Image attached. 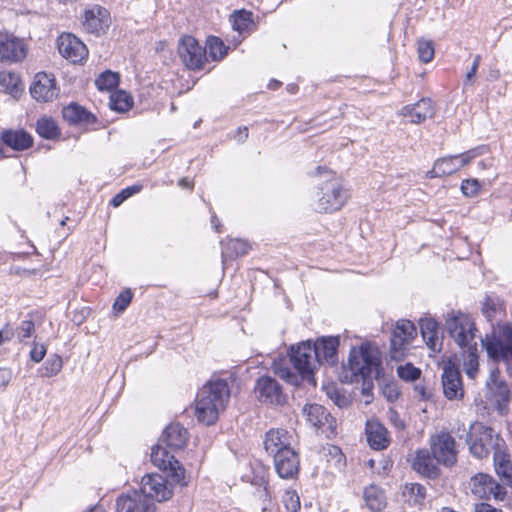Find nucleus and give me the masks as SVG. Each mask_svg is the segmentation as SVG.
<instances>
[{
  "label": "nucleus",
  "mask_w": 512,
  "mask_h": 512,
  "mask_svg": "<svg viewBox=\"0 0 512 512\" xmlns=\"http://www.w3.org/2000/svg\"><path fill=\"white\" fill-rule=\"evenodd\" d=\"M230 398V389L225 380L210 381L198 392L195 405L197 419L206 424L213 425L218 419Z\"/></svg>",
  "instance_id": "obj_1"
},
{
  "label": "nucleus",
  "mask_w": 512,
  "mask_h": 512,
  "mask_svg": "<svg viewBox=\"0 0 512 512\" xmlns=\"http://www.w3.org/2000/svg\"><path fill=\"white\" fill-rule=\"evenodd\" d=\"M211 224H212V227L217 231L219 232V220L217 218L216 215H212L211 216Z\"/></svg>",
  "instance_id": "obj_64"
},
{
  "label": "nucleus",
  "mask_w": 512,
  "mask_h": 512,
  "mask_svg": "<svg viewBox=\"0 0 512 512\" xmlns=\"http://www.w3.org/2000/svg\"><path fill=\"white\" fill-rule=\"evenodd\" d=\"M466 443L470 453L479 459L487 457L496 450H501L503 440L491 427L480 422L471 424L466 434Z\"/></svg>",
  "instance_id": "obj_4"
},
{
  "label": "nucleus",
  "mask_w": 512,
  "mask_h": 512,
  "mask_svg": "<svg viewBox=\"0 0 512 512\" xmlns=\"http://www.w3.org/2000/svg\"><path fill=\"white\" fill-rule=\"evenodd\" d=\"M31 96L40 102H49L59 94V88L53 74L39 72L35 75L30 86Z\"/></svg>",
  "instance_id": "obj_19"
},
{
  "label": "nucleus",
  "mask_w": 512,
  "mask_h": 512,
  "mask_svg": "<svg viewBox=\"0 0 512 512\" xmlns=\"http://www.w3.org/2000/svg\"><path fill=\"white\" fill-rule=\"evenodd\" d=\"M117 512H156L155 503L140 491L122 494L116 500Z\"/></svg>",
  "instance_id": "obj_20"
},
{
  "label": "nucleus",
  "mask_w": 512,
  "mask_h": 512,
  "mask_svg": "<svg viewBox=\"0 0 512 512\" xmlns=\"http://www.w3.org/2000/svg\"><path fill=\"white\" fill-rule=\"evenodd\" d=\"M363 499L366 507L372 512H380L386 507L384 491L374 484H371L364 489Z\"/></svg>",
  "instance_id": "obj_35"
},
{
  "label": "nucleus",
  "mask_w": 512,
  "mask_h": 512,
  "mask_svg": "<svg viewBox=\"0 0 512 512\" xmlns=\"http://www.w3.org/2000/svg\"><path fill=\"white\" fill-rule=\"evenodd\" d=\"M461 191L466 197H475L480 190V183L477 179H466L461 183Z\"/></svg>",
  "instance_id": "obj_52"
},
{
  "label": "nucleus",
  "mask_w": 512,
  "mask_h": 512,
  "mask_svg": "<svg viewBox=\"0 0 512 512\" xmlns=\"http://www.w3.org/2000/svg\"><path fill=\"white\" fill-rule=\"evenodd\" d=\"M141 188L140 185H133L123 189L111 199L110 204L114 207L120 206L126 199L140 192Z\"/></svg>",
  "instance_id": "obj_50"
},
{
  "label": "nucleus",
  "mask_w": 512,
  "mask_h": 512,
  "mask_svg": "<svg viewBox=\"0 0 512 512\" xmlns=\"http://www.w3.org/2000/svg\"><path fill=\"white\" fill-rule=\"evenodd\" d=\"M63 366L62 358L58 355L50 357L45 365L41 368L40 374L42 377L50 378L57 375Z\"/></svg>",
  "instance_id": "obj_46"
},
{
  "label": "nucleus",
  "mask_w": 512,
  "mask_h": 512,
  "mask_svg": "<svg viewBox=\"0 0 512 512\" xmlns=\"http://www.w3.org/2000/svg\"><path fill=\"white\" fill-rule=\"evenodd\" d=\"M151 461L160 470L168 471L174 482L186 486L185 469L170 452L161 445H155L151 449Z\"/></svg>",
  "instance_id": "obj_10"
},
{
  "label": "nucleus",
  "mask_w": 512,
  "mask_h": 512,
  "mask_svg": "<svg viewBox=\"0 0 512 512\" xmlns=\"http://www.w3.org/2000/svg\"><path fill=\"white\" fill-rule=\"evenodd\" d=\"M276 472L283 479H293L299 473L300 460L293 449H284L274 457Z\"/></svg>",
  "instance_id": "obj_24"
},
{
  "label": "nucleus",
  "mask_w": 512,
  "mask_h": 512,
  "mask_svg": "<svg viewBox=\"0 0 512 512\" xmlns=\"http://www.w3.org/2000/svg\"><path fill=\"white\" fill-rule=\"evenodd\" d=\"M255 393L259 401L271 405H283L287 400L281 385L269 376H263L257 380Z\"/></svg>",
  "instance_id": "obj_16"
},
{
  "label": "nucleus",
  "mask_w": 512,
  "mask_h": 512,
  "mask_svg": "<svg viewBox=\"0 0 512 512\" xmlns=\"http://www.w3.org/2000/svg\"><path fill=\"white\" fill-rule=\"evenodd\" d=\"M366 438L370 447L374 450L386 449L390 444V436L386 427L378 420L372 419L366 422Z\"/></svg>",
  "instance_id": "obj_26"
},
{
  "label": "nucleus",
  "mask_w": 512,
  "mask_h": 512,
  "mask_svg": "<svg viewBox=\"0 0 512 512\" xmlns=\"http://www.w3.org/2000/svg\"><path fill=\"white\" fill-rule=\"evenodd\" d=\"M327 397L339 408L347 407L350 404L349 397L344 391L340 390L335 384H327L323 387Z\"/></svg>",
  "instance_id": "obj_43"
},
{
  "label": "nucleus",
  "mask_w": 512,
  "mask_h": 512,
  "mask_svg": "<svg viewBox=\"0 0 512 512\" xmlns=\"http://www.w3.org/2000/svg\"><path fill=\"white\" fill-rule=\"evenodd\" d=\"M178 54L188 69L198 70L202 68L207 52L194 37L185 36L179 42Z\"/></svg>",
  "instance_id": "obj_12"
},
{
  "label": "nucleus",
  "mask_w": 512,
  "mask_h": 512,
  "mask_svg": "<svg viewBox=\"0 0 512 512\" xmlns=\"http://www.w3.org/2000/svg\"><path fill=\"white\" fill-rule=\"evenodd\" d=\"M420 332L423 340L433 352H439L442 346V339L439 337L438 323L431 318L420 320Z\"/></svg>",
  "instance_id": "obj_31"
},
{
  "label": "nucleus",
  "mask_w": 512,
  "mask_h": 512,
  "mask_svg": "<svg viewBox=\"0 0 512 512\" xmlns=\"http://www.w3.org/2000/svg\"><path fill=\"white\" fill-rule=\"evenodd\" d=\"M14 337V330L6 325L2 330H0V346L10 341Z\"/></svg>",
  "instance_id": "obj_59"
},
{
  "label": "nucleus",
  "mask_w": 512,
  "mask_h": 512,
  "mask_svg": "<svg viewBox=\"0 0 512 512\" xmlns=\"http://www.w3.org/2000/svg\"><path fill=\"white\" fill-rule=\"evenodd\" d=\"M27 55L23 39L8 32H0V59L5 62H20Z\"/></svg>",
  "instance_id": "obj_17"
},
{
  "label": "nucleus",
  "mask_w": 512,
  "mask_h": 512,
  "mask_svg": "<svg viewBox=\"0 0 512 512\" xmlns=\"http://www.w3.org/2000/svg\"><path fill=\"white\" fill-rule=\"evenodd\" d=\"M258 500L260 501L261 512H268L271 510V498L269 492L266 487H262L257 489L256 494Z\"/></svg>",
  "instance_id": "obj_55"
},
{
  "label": "nucleus",
  "mask_w": 512,
  "mask_h": 512,
  "mask_svg": "<svg viewBox=\"0 0 512 512\" xmlns=\"http://www.w3.org/2000/svg\"><path fill=\"white\" fill-rule=\"evenodd\" d=\"M208 53L213 60H219L223 58L227 51L224 43L218 37H209L207 40Z\"/></svg>",
  "instance_id": "obj_47"
},
{
  "label": "nucleus",
  "mask_w": 512,
  "mask_h": 512,
  "mask_svg": "<svg viewBox=\"0 0 512 512\" xmlns=\"http://www.w3.org/2000/svg\"><path fill=\"white\" fill-rule=\"evenodd\" d=\"M34 331V323L32 320H23L20 325L15 329L14 336L22 341L29 338Z\"/></svg>",
  "instance_id": "obj_54"
},
{
  "label": "nucleus",
  "mask_w": 512,
  "mask_h": 512,
  "mask_svg": "<svg viewBox=\"0 0 512 512\" xmlns=\"http://www.w3.org/2000/svg\"><path fill=\"white\" fill-rule=\"evenodd\" d=\"M312 345L315 348V352L318 354L317 358L319 366L324 363L333 366L338 362L337 351L339 347V337H321Z\"/></svg>",
  "instance_id": "obj_25"
},
{
  "label": "nucleus",
  "mask_w": 512,
  "mask_h": 512,
  "mask_svg": "<svg viewBox=\"0 0 512 512\" xmlns=\"http://www.w3.org/2000/svg\"><path fill=\"white\" fill-rule=\"evenodd\" d=\"M0 86L9 94L16 96L22 91L21 79L14 72L0 73Z\"/></svg>",
  "instance_id": "obj_39"
},
{
  "label": "nucleus",
  "mask_w": 512,
  "mask_h": 512,
  "mask_svg": "<svg viewBox=\"0 0 512 512\" xmlns=\"http://www.w3.org/2000/svg\"><path fill=\"white\" fill-rule=\"evenodd\" d=\"M482 311L492 326H494L495 322L499 323L505 316L503 302L497 296H487L483 303Z\"/></svg>",
  "instance_id": "obj_36"
},
{
  "label": "nucleus",
  "mask_w": 512,
  "mask_h": 512,
  "mask_svg": "<svg viewBox=\"0 0 512 512\" xmlns=\"http://www.w3.org/2000/svg\"><path fill=\"white\" fill-rule=\"evenodd\" d=\"M445 328L450 337L461 348L471 349L473 345L477 344L475 341L476 327L468 315L454 311L448 313Z\"/></svg>",
  "instance_id": "obj_7"
},
{
  "label": "nucleus",
  "mask_w": 512,
  "mask_h": 512,
  "mask_svg": "<svg viewBox=\"0 0 512 512\" xmlns=\"http://www.w3.org/2000/svg\"><path fill=\"white\" fill-rule=\"evenodd\" d=\"M119 83V75L115 72L107 70L99 75L95 80L96 87L101 90H112L117 87Z\"/></svg>",
  "instance_id": "obj_45"
},
{
  "label": "nucleus",
  "mask_w": 512,
  "mask_h": 512,
  "mask_svg": "<svg viewBox=\"0 0 512 512\" xmlns=\"http://www.w3.org/2000/svg\"><path fill=\"white\" fill-rule=\"evenodd\" d=\"M189 433L179 423H173L166 427L163 433V441L172 449H182L188 441Z\"/></svg>",
  "instance_id": "obj_32"
},
{
  "label": "nucleus",
  "mask_w": 512,
  "mask_h": 512,
  "mask_svg": "<svg viewBox=\"0 0 512 512\" xmlns=\"http://www.w3.org/2000/svg\"><path fill=\"white\" fill-rule=\"evenodd\" d=\"M417 52L423 63H429L434 58L435 50L432 41L419 39L417 41Z\"/></svg>",
  "instance_id": "obj_48"
},
{
  "label": "nucleus",
  "mask_w": 512,
  "mask_h": 512,
  "mask_svg": "<svg viewBox=\"0 0 512 512\" xmlns=\"http://www.w3.org/2000/svg\"><path fill=\"white\" fill-rule=\"evenodd\" d=\"M247 138H248V128L240 127L237 131V134L235 135V139L238 142H244Z\"/></svg>",
  "instance_id": "obj_61"
},
{
  "label": "nucleus",
  "mask_w": 512,
  "mask_h": 512,
  "mask_svg": "<svg viewBox=\"0 0 512 512\" xmlns=\"http://www.w3.org/2000/svg\"><path fill=\"white\" fill-rule=\"evenodd\" d=\"M487 354L495 361H503L507 373L512 376V325H499L493 329V338L483 342Z\"/></svg>",
  "instance_id": "obj_6"
},
{
  "label": "nucleus",
  "mask_w": 512,
  "mask_h": 512,
  "mask_svg": "<svg viewBox=\"0 0 512 512\" xmlns=\"http://www.w3.org/2000/svg\"><path fill=\"white\" fill-rule=\"evenodd\" d=\"M303 414L308 423L317 429H321L324 433L334 432L336 420L330 413L319 404H307L303 407Z\"/></svg>",
  "instance_id": "obj_23"
},
{
  "label": "nucleus",
  "mask_w": 512,
  "mask_h": 512,
  "mask_svg": "<svg viewBox=\"0 0 512 512\" xmlns=\"http://www.w3.org/2000/svg\"><path fill=\"white\" fill-rule=\"evenodd\" d=\"M110 23V13L102 6L94 5L84 12L82 25L88 33L96 35L104 33Z\"/></svg>",
  "instance_id": "obj_22"
},
{
  "label": "nucleus",
  "mask_w": 512,
  "mask_h": 512,
  "mask_svg": "<svg viewBox=\"0 0 512 512\" xmlns=\"http://www.w3.org/2000/svg\"><path fill=\"white\" fill-rule=\"evenodd\" d=\"M391 420L393 421V423L395 424V426L397 428L404 429L405 425H404L403 421H401L398 418V415L396 413H393V415L391 416Z\"/></svg>",
  "instance_id": "obj_62"
},
{
  "label": "nucleus",
  "mask_w": 512,
  "mask_h": 512,
  "mask_svg": "<svg viewBox=\"0 0 512 512\" xmlns=\"http://www.w3.org/2000/svg\"><path fill=\"white\" fill-rule=\"evenodd\" d=\"M250 249L247 242L240 239H230L222 246L223 258H234L245 255Z\"/></svg>",
  "instance_id": "obj_38"
},
{
  "label": "nucleus",
  "mask_w": 512,
  "mask_h": 512,
  "mask_svg": "<svg viewBox=\"0 0 512 512\" xmlns=\"http://www.w3.org/2000/svg\"><path fill=\"white\" fill-rule=\"evenodd\" d=\"M443 393L448 400L462 399L464 397V388L459 369L448 362L443 366L442 372Z\"/></svg>",
  "instance_id": "obj_21"
},
{
  "label": "nucleus",
  "mask_w": 512,
  "mask_h": 512,
  "mask_svg": "<svg viewBox=\"0 0 512 512\" xmlns=\"http://www.w3.org/2000/svg\"><path fill=\"white\" fill-rule=\"evenodd\" d=\"M132 98L125 91L119 90L111 94L109 106L117 112H126L132 107Z\"/></svg>",
  "instance_id": "obj_40"
},
{
  "label": "nucleus",
  "mask_w": 512,
  "mask_h": 512,
  "mask_svg": "<svg viewBox=\"0 0 512 512\" xmlns=\"http://www.w3.org/2000/svg\"><path fill=\"white\" fill-rule=\"evenodd\" d=\"M494 467L497 475L505 484L512 486V461L503 449L496 450L493 455Z\"/></svg>",
  "instance_id": "obj_34"
},
{
  "label": "nucleus",
  "mask_w": 512,
  "mask_h": 512,
  "mask_svg": "<svg viewBox=\"0 0 512 512\" xmlns=\"http://www.w3.org/2000/svg\"><path fill=\"white\" fill-rule=\"evenodd\" d=\"M416 335V327L410 320H398L390 339V358L397 362L404 360Z\"/></svg>",
  "instance_id": "obj_8"
},
{
  "label": "nucleus",
  "mask_w": 512,
  "mask_h": 512,
  "mask_svg": "<svg viewBox=\"0 0 512 512\" xmlns=\"http://www.w3.org/2000/svg\"><path fill=\"white\" fill-rule=\"evenodd\" d=\"M45 354H46V349L44 346L41 345V346H35L32 349L30 356L34 362L38 363L44 358Z\"/></svg>",
  "instance_id": "obj_58"
},
{
  "label": "nucleus",
  "mask_w": 512,
  "mask_h": 512,
  "mask_svg": "<svg viewBox=\"0 0 512 512\" xmlns=\"http://www.w3.org/2000/svg\"><path fill=\"white\" fill-rule=\"evenodd\" d=\"M464 370L467 376L471 379H475L478 374V355H477V344L473 345V348L467 349V355L464 359Z\"/></svg>",
  "instance_id": "obj_44"
},
{
  "label": "nucleus",
  "mask_w": 512,
  "mask_h": 512,
  "mask_svg": "<svg viewBox=\"0 0 512 512\" xmlns=\"http://www.w3.org/2000/svg\"><path fill=\"white\" fill-rule=\"evenodd\" d=\"M154 502L167 501L172 497L173 491L168 486L166 479L159 474H147L142 477L139 490Z\"/></svg>",
  "instance_id": "obj_15"
},
{
  "label": "nucleus",
  "mask_w": 512,
  "mask_h": 512,
  "mask_svg": "<svg viewBox=\"0 0 512 512\" xmlns=\"http://www.w3.org/2000/svg\"><path fill=\"white\" fill-rule=\"evenodd\" d=\"M475 512H502V510L492 507L487 503H478L474 506Z\"/></svg>",
  "instance_id": "obj_60"
},
{
  "label": "nucleus",
  "mask_w": 512,
  "mask_h": 512,
  "mask_svg": "<svg viewBox=\"0 0 512 512\" xmlns=\"http://www.w3.org/2000/svg\"><path fill=\"white\" fill-rule=\"evenodd\" d=\"M486 386L490 393L489 399L495 409L500 413L506 412L511 393L507 383L500 379V371L498 368L491 370L486 380Z\"/></svg>",
  "instance_id": "obj_14"
},
{
  "label": "nucleus",
  "mask_w": 512,
  "mask_h": 512,
  "mask_svg": "<svg viewBox=\"0 0 512 512\" xmlns=\"http://www.w3.org/2000/svg\"><path fill=\"white\" fill-rule=\"evenodd\" d=\"M480 62H481V56L476 55L473 59V63H472L470 70L466 74V78H465V82H464L465 85L471 83L472 80L474 79V77L476 76Z\"/></svg>",
  "instance_id": "obj_56"
},
{
  "label": "nucleus",
  "mask_w": 512,
  "mask_h": 512,
  "mask_svg": "<svg viewBox=\"0 0 512 512\" xmlns=\"http://www.w3.org/2000/svg\"><path fill=\"white\" fill-rule=\"evenodd\" d=\"M62 114L64 120L69 124H91L96 121L93 114L76 103H71L64 107Z\"/></svg>",
  "instance_id": "obj_33"
},
{
  "label": "nucleus",
  "mask_w": 512,
  "mask_h": 512,
  "mask_svg": "<svg viewBox=\"0 0 512 512\" xmlns=\"http://www.w3.org/2000/svg\"><path fill=\"white\" fill-rule=\"evenodd\" d=\"M403 495L413 505H421L426 497V488L419 483H410L405 486Z\"/></svg>",
  "instance_id": "obj_42"
},
{
  "label": "nucleus",
  "mask_w": 512,
  "mask_h": 512,
  "mask_svg": "<svg viewBox=\"0 0 512 512\" xmlns=\"http://www.w3.org/2000/svg\"><path fill=\"white\" fill-rule=\"evenodd\" d=\"M283 503L289 512H297L300 509V498L295 491H286L283 495Z\"/></svg>",
  "instance_id": "obj_51"
},
{
  "label": "nucleus",
  "mask_w": 512,
  "mask_h": 512,
  "mask_svg": "<svg viewBox=\"0 0 512 512\" xmlns=\"http://www.w3.org/2000/svg\"><path fill=\"white\" fill-rule=\"evenodd\" d=\"M3 144L16 151H24L33 145L32 136L23 129L4 130L1 134Z\"/></svg>",
  "instance_id": "obj_30"
},
{
  "label": "nucleus",
  "mask_w": 512,
  "mask_h": 512,
  "mask_svg": "<svg viewBox=\"0 0 512 512\" xmlns=\"http://www.w3.org/2000/svg\"><path fill=\"white\" fill-rule=\"evenodd\" d=\"M36 131L45 139H55L59 136V130L56 122L47 117H42L37 120Z\"/></svg>",
  "instance_id": "obj_41"
},
{
  "label": "nucleus",
  "mask_w": 512,
  "mask_h": 512,
  "mask_svg": "<svg viewBox=\"0 0 512 512\" xmlns=\"http://www.w3.org/2000/svg\"><path fill=\"white\" fill-rule=\"evenodd\" d=\"M317 353L310 341L303 342L297 347L291 348L290 360L299 375L291 371L289 367L279 366L274 372L289 384L298 385L300 378L314 382V371L319 367Z\"/></svg>",
  "instance_id": "obj_3"
},
{
  "label": "nucleus",
  "mask_w": 512,
  "mask_h": 512,
  "mask_svg": "<svg viewBox=\"0 0 512 512\" xmlns=\"http://www.w3.org/2000/svg\"><path fill=\"white\" fill-rule=\"evenodd\" d=\"M469 488L471 493L479 499L503 500L506 495L505 488L486 473H478L471 477Z\"/></svg>",
  "instance_id": "obj_11"
},
{
  "label": "nucleus",
  "mask_w": 512,
  "mask_h": 512,
  "mask_svg": "<svg viewBox=\"0 0 512 512\" xmlns=\"http://www.w3.org/2000/svg\"><path fill=\"white\" fill-rule=\"evenodd\" d=\"M346 368L351 373L350 382L363 381V392L366 393L372 386V379L380 375L381 360L378 349L368 343L353 347Z\"/></svg>",
  "instance_id": "obj_2"
},
{
  "label": "nucleus",
  "mask_w": 512,
  "mask_h": 512,
  "mask_svg": "<svg viewBox=\"0 0 512 512\" xmlns=\"http://www.w3.org/2000/svg\"><path fill=\"white\" fill-rule=\"evenodd\" d=\"M12 379V371L8 368H0V389L5 388Z\"/></svg>",
  "instance_id": "obj_57"
},
{
  "label": "nucleus",
  "mask_w": 512,
  "mask_h": 512,
  "mask_svg": "<svg viewBox=\"0 0 512 512\" xmlns=\"http://www.w3.org/2000/svg\"><path fill=\"white\" fill-rule=\"evenodd\" d=\"M291 435L283 429H271L265 435L264 447L265 450L277 456L282 450L291 448Z\"/></svg>",
  "instance_id": "obj_28"
},
{
  "label": "nucleus",
  "mask_w": 512,
  "mask_h": 512,
  "mask_svg": "<svg viewBox=\"0 0 512 512\" xmlns=\"http://www.w3.org/2000/svg\"><path fill=\"white\" fill-rule=\"evenodd\" d=\"M59 53L71 63H80L88 56L86 45L75 35L63 33L58 37Z\"/></svg>",
  "instance_id": "obj_18"
},
{
  "label": "nucleus",
  "mask_w": 512,
  "mask_h": 512,
  "mask_svg": "<svg viewBox=\"0 0 512 512\" xmlns=\"http://www.w3.org/2000/svg\"><path fill=\"white\" fill-rule=\"evenodd\" d=\"M397 374L404 381H415L420 377L421 370L411 363H406L397 368Z\"/></svg>",
  "instance_id": "obj_49"
},
{
  "label": "nucleus",
  "mask_w": 512,
  "mask_h": 512,
  "mask_svg": "<svg viewBox=\"0 0 512 512\" xmlns=\"http://www.w3.org/2000/svg\"><path fill=\"white\" fill-rule=\"evenodd\" d=\"M133 294L131 290L127 289L122 291L116 298L113 309L117 312H123L132 300Z\"/></svg>",
  "instance_id": "obj_53"
},
{
  "label": "nucleus",
  "mask_w": 512,
  "mask_h": 512,
  "mask_svg": "<svg viewBox=\"0 0 512 512\" xmlns=\"http://www.w3.org/2000/svg\"><path fill=\"white\" fill-rule=\"evenodd\" d=\"M401 113L410 117L412 123L419 124L427 118H432L435 114V108L430 98H422L414 105L404 106Z\"/></svg>",
  "instance_id": "obj_29"
},
{
  "label": "nucleus",
  "mask_w": 512,
  "mask_h": 512,
  "mask_svg": "<svg viewBox=\"0 0 512 512\" xmlns=\"http://www.w3.org/2000/svg\"><path fill=\"white\" fill-rule=\"evenodd\" d=\"M313 208L317 212H333L339 210L348 198L341 181L330 175V177L317 187L315 192Z\"/></svg>",
  "instance_id": "obj_5"
},
{
  "label": "nucleus",
  "mask_w": 512,
  "mask_h": 512,
  "mask_svg": "<svg viewBox=\"0 0 512 512\" xmlns=\"http://www.w3.org/2000/svg\"><path fill=\"white\" fill-rule=\"evenodd\" d=\"M430 451L439 464L451 467L457 462L458 451L455 439L448 432L431 436Z\"/></svg>",
  "instance_id": "obj_9"
},
{
  "label": "nucleus",
  "mask_w": 512,
  "mask_h": 512,
  "mask_svg": "<svg viewBox=\"0 0 512 512\" xmlns=\"http://www.w3.org/2000/svg\"><path fill=\"white\" fill-rule=\"evenodd\" d=\"M232 28L240 34L249 32L254 26L252 12L240 10L234 12L230 17Z\"/></svg>",
  "instance_id": "obj_37"
},
{
  "label": "nucleus",
  "mask_w": 512,
  "mask_h": 512,
  "mask_svg": "<svg viewBox=\"0 0 512 512\" xmlns=\"http://www.w3.org/2000/svg\"><path fill=\"white\" fill-rule=\"evenodd\" d=\"M475 156V151L471 150L459 155L437 159L433 168L426 173V177L436 178L451 175L467 165Z\"/></svg>",
  "instance_id": "obj_13"
},
{
  "label": "nucleus",
  "mask_w": 512,
  "mask_h": 512,
  "mask_svg": "<svg viewBox=\"0 0 512 512\" xmlns=\"http://www.w3.org/2000/svg\"><path fill=\"white\" fill-rule=\"evenodd\" d=\"M438 464L430 450L420 449L415 453L412 467L419 474L434 479L440 472Z\"/></svg>",
  "instance_id": "obj_27"
},
{
  "label": "nucleus",
  "mask_w": 512,
  "mask_h": 512,
  "mask_svg": "<svg viewBox=\"0 0 512 512\" xmlns=\"http://www.w3.org/2000/svg\"><path fill=\"white\" fill-rule=\"evenodd\" d=\"M179 186L182 188L192 189V183L189 180H187L186 178H182L179 181Z\"/></svg>",
  "instance_id": "obj_63"
}]
</instances>
